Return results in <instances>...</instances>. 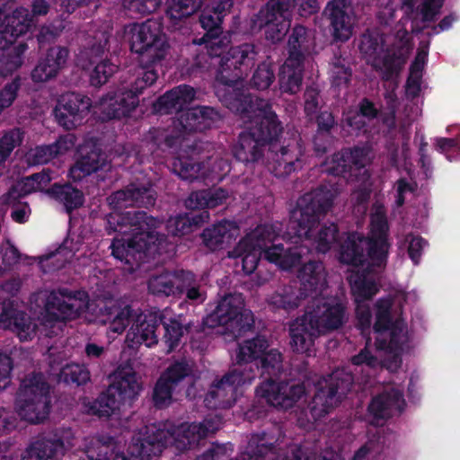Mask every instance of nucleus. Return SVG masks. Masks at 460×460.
Masks as SVG:
<instances>
[{"label":"nucleus","mask_w":460,"mask_h":460,"mask_svg":"<svg viewBox=\"0 0 460 460\" xmlns=\"http://www.w3.org/2000/svg\"><path fill=\"white\" fill-rule=\"evenodd\" d=\"M126 32L129 49L137 55L141 68L128 81L100 98L103 120L119 119L130 115L139 104V95L156 82L158 74L154 66L165 58L169 48L164 24L159 19L129 24Z\"/></svg>","instance_id":"nucleus-1"},{"label":"nucleus","mask_w":460,"mask_h":460,"mask_svg":"<svg viewBox=\"0 0 460 460\" xmlns=\"http://www.w3.org/2000/svg\"><path fill=\"white\" fill-rule=\"evenodd\" d=\"M226 49L224 42L222 54L209 56L219 58L216 80L220 85L217 87L216 94L232 112H247L254 106L253 95L243 87V79L254 66L257 47L253 43H243Z\"/></svg>","instance_id":"nucleus-2"},{"label":"nucleus","mask_w":460,"mask_h":460,"mask_svg":"<svg viewBox=\"0 0 460 460\" xmlns=\"http://www.w3.org/2000/svg\"><path fill=\"white\" fill-rule=\"evenodd\" d=\"M212 420L175 425L170 421L146 427V434L131 452L138 460L160 456L164 448L173 447L178 454L198 447L202 439L217 431Z\"/></svg>","instance_id":"nucleus-3"},{"label":"nucleus","mask_w":460,"mask_h":460,"mask_svg":"<svg viewBox=\"0 0 460 460\" xmlns=\"http://www.w3.org/2000/svg\"><path fill=\"white\" fill-rule=\"evenodd\" d=\"M296 208L290 211L289 221L287 226L288 239H295L292 243L298 245L303 239L314 240L315 249L320 253L328 252L332 245L338 242L340 231L336 224L323 225L314 234V228L318 226L322 216L333 208L334 203H296Z\"/></svg>","instance_id":"nucleus-4"},{"label":"nucleus","mask_w":460,"mask_h":460,"mask_svg":"<svg viewBox=\"0 0 460 460\" xmlns=\"http://www.w3.org/2000/svg\"><path fill=\"white\" fill-rule=\"evenodd\" d=\"M295 6L301 17L315 14L319 9L318 0H269L257 13L249 20V31L257 33L262 29L265 37L272 42L280 41L290 28V17Z\"/></svg>","instance_id":"nucleus-5"},{"label":"nucleus","mask_w":460,"mask_h":460,"mask_svg":"<svg viewBox=\"0 0 460 460\" xmlns=\"http://www.w3.org/2000/svg\"><path fill=\"white\" fill-rule=\"evenodd\" d=\"M279 228L273 225H260L234 249L236 252L243 245L263 253V257L270 262L276 264L279 269L290 270L302 262L303 257L309 252L305 245H295L294 243H276L279 235ZM293 242V239H289Z\"/></svg>","instance_id":"nucleus-6"},{"label":"nucleus","mask_w":460,"mask_h":460,"mask_svg":"<svg viewBox=\"0 0 460 460\" xmlns=\"http://www.w3.org/2000/svg\"><path fill=\"white\" fill-rule=\"evenodd\" d=\"M50 385L41 372H32L21 382L15 397V409L21 419L40 423L50 412Z\"/></svg>","instance_id":"nucleus-7"},{"label":"nucleus","mask_w":460,"mask_h":460,"mask_svg":"<svg viewBox=\"0 0 460 460\" xmlns=\"http://www.w3.org/2000/svg\"><path fill=\"white\" fill-rule=\"evenodd\" d=\"M269 347V341L262 335L243 341L238 344L234 368L245 369L244 371L252 368L265 380L277 377L283 370V356L278 349Z\"/></svg>","instance_id":"nucleus-8"},{"label":"nucleus","mask_w":460,"mask_h":460,"mask_svg":"<svg viewBox=\"0 0 460 460\" xmlns=\"http://www.w3.org/2000/svg\"><path fill=\"white\" fill-rule=\"evenodd\" d=\"M142 386L132 367H119L115 379L91 404L89 411L100 418H108L120 410L121 406H131Z\"/></svg>","instance_id":"nucleus-9"},{"label":"nucleus","mask_w":460,"mask_h":460,"mask_svg":"<svg viewBox=\"0 0 460 460\" xmlns=\"http://www.w3.org/2000/svg\"><path fill=\"white\" fill-rule=\"evenodd\" d=\"M166 245L167 236L164 234L148 228V231L133 233L127 242L114 239L110 248L114 258L133 269L155 259L164 252Z\"/></svg>","instance_id":"nucleus-10"},{"label":"nucleus","mask_w":460,"mask_h":460,"mask_svg":"<svg viewBox=\"0 0 460 460\" xmlns=\"http://www.w3.org/2000/svg\"><path fill=\"white\" fill-rule=\"evenodd\" d=\"M353 376L344 369H336L327 377L317 380L314 395L308 404L314 421H318L337 407L351 391Z\"/></svg>","instance_id":"nucleus-11"},{"label":"nucleus","mask_w":460,"mask_h":460,"mask_svg":"<svg viewBox=\"0 0 460 460\" xmlns=\"http://www.w3.org/2000/svg\"><path fill=\"white\" fill-rule=\"evenodd\" d=\"M299 378L297 382L280 381L279 377H269L264 380L255 390L256 396L264 399L265 402L276 408L290 409L306 393L310 385L312 372L306 361H302L297 367Z\"/></svg>","instance_id":"nucleus-12"},{"label":"nucleus","mask_w":460,"mask_h":460,"mask_svg":"<svg viewBox=\"0 0 460 460\" xmlns=\"http://www.w3.org/2000/svg\"><path fill=\"white\" fill-rule=\"evenodd\" d=\"M105 164L104 154L97 148L81 154L79 159L70 168L68 176L75 185L70 182L54 183L45 192L56 201H84L82 185L78 187L84 178L93 172L102 169Z\"/></svg>","instance_id":"nucleus-13"},{"label":"nucleus","mask_w":460,"mask_h":460,"mask_svg":"<svg viewBox=\"0 0 460 460\" xmlns=\"http://www.w3.org/2000/svg\"><path fill=\"white\" fill-rule=\"evenodd\" d=\"M194 385L193 370L185 360L172 362L158 377L153 389V402L157 409H164L172 402L173 395L189 390Z\"/></svg>","instance_id":"nucleus-14"},{"label":"nucleus","mask_w":460,"mask_h":460,"mask_svg":"<svg viewBox=\"0 0 460 460\" xmlns=\"http://www.w3.org/2000/svg\"><path fill=\"white\" fill-rule=\"evenodd\" d=\"M109 47L110 33L102 31L95 34L91 45L81 53V58L85 61L82 65L83 69L88 72L89 83L93 87H101L108 83L119 70V65L105 56Z\"/></svg>","instance_id":"nucleus-15"},{"label":"nucleus","mask_w":460,"mask_h":460,"mask_svg":"<svg viewBox=\"0 0 460 460\" xmlns=\"http://www.w3.org/2000/svg\"><path fill=\"white\" fill-rule=\"evenodd\" d=\"M232 368L219 380L215 381L207 393L204 402L209 409H229L237 401L239 388L245 384H251L255 378V373L251 368Z\"/></svg>","instance_id":"nucleus-16"},{"label":"nucleus","mask_w":460,"mask_h":460,"mask_svg":"<svg viewBox=\"0 0 460 460\" xmlns=\"http://www.w3.org/2000/svg\"><path fill=\"white\" fill-rule=\"evenodd\" d=\"M253 103L251 111L234 113L240 115L243 120L251 121V126L246 130L265 146L273 145L283 132L282 123L268 102L253 95Z\"/></svg>","instance_id":"nucleus-17"},{"label":"nucleus","mask_w":460,"mask_h":460,"mask_svg":"<svg viewBox=\"0 0 460 460\" xmlns=\"http://www.w3.org/2000/svg\"><path fill=\"white\" fill-rule=\"evenodd\" d=\"M370 148L367 146L344 147L334 153L322 167L328 175L343 178L347 181H354L369 161Z\"/></svg>","instance_id":"nucleus-18"},{"label":"nucleus","mask_w":460,"mask_h":460,"mask_svg":"<svg viewBox=\"0 0 460 460\" xmlns=\"http://www.w3.org/2000/svg\"><path fill=\"white\" fill-rule=\"evenodd\" d=\"M305 310L309 321L324 335L341 328L346 320V305L337 296H313Z\"/></svg>","instance_id":"nucleus-19"},{"label":"nucleus","mask_w":460,"mask_h":460,"mask_svg":"<svg viewBox=\"0 0 460 460\" xmlns=\"http://www.w3.org/2000/svg\"><path fill=\"white\" fill-rule=\"evenodd\" d=\"M85 292L67 288L53 289L45 303L46 319L49 322H66L80 315Z\"/></svg>","instance_id":"nucleus-20"},{"label":"nucleus","mask_w":460,"mask_h":460,"mask_svg":"<svg viewBox=\"0 0 460 460\" xmlns=\"http://www.w3.org/2000/svg\"><path fill=\"white\" fill-rule=\"evenodd\" d=\"M203 142H194L185 154L179 155L172 162V171L182 180L192 181L206 177L212 161V155L204 154Z\"/></svg>","instance_id":"nucleus-21"},{"label":"nucleus","mask_w":460,"mask_h":460,"mask_svg":"<svg viewBox=\"0 0 460 460\" xmlns=\"http://www.w3.org/2000/svg\"><path fill=\"white\" fill-rule=\"evenodd\" d=\"M353 9L350 0H329L323 15L329 22V30L335 42H346L353 34Z\"/></svg>","instance_id":"nucleus-22"},{"label":"nucleus","mask_w":460,"mask_h":460,"mask_svg":"<svg viewBox=\"0 0 460 460\" xmlns=\"http://www.w3.org/2000/svg\"><path fill=\"white\" fill-rule=\"evenodd\" d=\"M91 106V99L86 95L67 93L58 100L54 114L60 126L66 130H71L83 124Z\"/></svg>","instance_id":"nucleus-23"},{"label":"nucleus","mask_w":460,"mask_h":460,"mask_svg":"<svg viewBox=\"0 0 460 460\" xmlns=\"http://www.w3.org/2000/svg\"><path fill=\"white\" fill-rule=\"evenodd\" d=\"M1 21L3 22L0 25V47L16 45L19 38L31 32L36 26V21L31 19L30 10L23 6L16 7L9 14H6L4 7V16Z\"/></svg>","instance_id":"nucleus-24"},{"label":"nucleus","mask_w":460,"mask_h":460,"mask_svg":"<svg viewBox=\"0 0 460 460\" xmlns=\"http://www.w3.org/2000/svg\"><path fill=\"white\" fill-rule=\"evenodd\" d=\"M199 23L204 33L195 37L192 40L195 45H204L208 56H218L224 49L223 20L206 4L199 15Z\"/></svg>","instance_id":"nucleus-25"},{"label":"nucleus","mask_w":460,"mask_h":460,"mask_svg":"<svg viewBox=\"0 0 460 460\" xmlns=\"http://www.w3.org/2000/svg\"><path fill=\"white\" fill-rule=\"evenodd\" d=\"M187 212L171 217L167 229L174 236L188 234L200 227L209 219L208 208H215L221 203H184Z\"/></svg>","instance_id":"nucleus-26"},{"label":"nucleus","mask_w":460,"mask_h":460,"mask_svg":"<svg viewBox=\"0 0 460 460\" xmlns=\"http://www.w3.org/2000/svg\"><path fill=\"white\" fill-rule=\"evenodd\" d=\"M300 141L301 139L296 137L285 140L279 150L273 152L269 169L276 177H287L301 168L303 146Z\"/></svg>","instance_id":"nucleus-27"},{"label":"nucleus","mask_w":460,"mask_h":460,"mask_svg":"<svg viewBox=\"0 0 460 460\" xmlns=\"http://www.w3.org/2000/svg\"><path fill=\"white\" fill-rule=\"evenodd\" d=\"M223 115L218 110L210 106H196L185 108L184 111L175 118L177 125L186 136L192 132H203L212 128L214 124L220 121Z\"/></svg>","instance_id":"nucleus-28"},{"label":"nucleus","mask_w":460,"mask_h":460,"mask_svg":"<svg viewBox=\"0 0 460 460\" xmlns=\"http://www.w3.org/2000/svg\"><path fill=\"white\" fill-rule=\"evenodd\" d=\"M109 204L112 206L111 208L114 211L109 214L108 223L113 226V230L116 232L126 233L127 230L124 228L128 226L130 227L132 234L148 231V228L156 231V228L162 223L160 219L148 216L145 211L119 212L117 208L119 203Z\"/></svg>","instance_id":"nucleus-29"},{"label":"nucleus","mask_w":460,"mask_h":460,"mask_svg":"<svg viewBox=\"0 0 460 460\" xmlns=\"http://www.w3.org/2000/svg\"><path fill=\"white\" fill-rule=\"evenodd\" d=\"M184 139L185 136L177 125L175 118H172L171 122L165 127L150 128L145 136L146 145L152 154L176 151Z\"/></svg>","instance_id":"nucleus-30"},{"label":"nucleus","mask_w":460,"mask_h":460,"mask_svg":"<svg viewBox=\"0 0 460 460\" xmlns=\"http://www.w3.org/2000/svg\"><path fill=\"white\" fill-rule=\"evenodd\" d=\"M69 56V50L66 47L53 46L48 49L42 55L33 70L31 71V79L35 83L48 82L59 74L65 67Z\"/></svg>","instance_id":"nucleus-31"},{"label":"nucleus","mask_w":460,"mask_h":460,"mask_svg":"<svg viewBox=\"0 0 460 460\" xmlns=\"http://www.w3.org/2000/svg\"><path fill=\"white\" fill-rule=\"evenodd\" d=\"M289 345L296 353L310 356L314 341L323 335L305 313L288 323Z\"/></svg>","instance_id":"nucleus-32"},{"label":"nucleus","mask_w":460,"mask_h":460,"mask_svg":"<svg viewBox=\"0 0 460 460\" xmlns=\"http://www.w3.org/2000/svg\"><path fill=\"white\" fill-rule=\"evenodd\" d=\"M163 321L162 313H140L127 333V341L130 346L145 344L151 347L157 344V329Z\"/></svg>","instance_id":"nucleus-33"},{"label":"nucleus","mask_w":460,"mask_h":460,"mask_svg":"<svg viewBox=\"0 0 460 460\" xmlns=\"http://www.w3.org/2000/svg\"><path fill=\"white\" fill-rule=\"evenodd\" d=\"M404 406L403 393L393 387L374 396L367 406V412L373 420L378 423L380 420L391 418L394 411L401 413Z\"/></svg>","instance_id":"nucleus-34"},{"label":"nucleus","mask_w":460,"mask_h":460,"mask_svg":"<svg viewBox=\"0 0 460 460\" xmlns=\"http://www.w3.org/2000/svg\"><path fill=\"white\" fill-rule=\"evenodd\" d=\"M244 306L243 301L239 296L227 294L221 297L214 309L203 317L200 323L202 331L205 328L213 329L217 326H226L233 323V319L238 314V310Z\"/></svg>","instance_id":"nucleus-35"},{"label":"nucleus","mask_w":460,"mask_h":460,"mask_svg":"<svg viewBox=\"0 0 460 460\" xmlns=\"http://www.w3.org/2000/svg\"><path fill=\"white\" fill-rule=\"evenodd\" d=\"M196 92L188 84H181L161 95L154 109L161 114L176 113L178 116L195 99Z\"/></svg>","instance_id":"nucleus-36"},{"label":"nucleus","mask_w":460,"mask_h":460,"mask_svg":"<svg viewBox=\"0 0 460 460\" xmlns=\"http://www.w3.org/2000/svg\"><path fill=\"white\" fill-rule=\"evenodd\" d=\"M297 278L300 281L298 288L307 297L316 296L327 285L324 266L320 261L309 260L304 263L298 270Z\"/></svg>","instance_id":"nucleus-37"},{"label":"nucleus","mask_w":460,"mask_h":460,"mask_svg":"<svg viewBox=\"0 0 460 460\" xmlns=\"http://www.w3.org/2000/svg\"><path fill=\"white\" fill-rule=\"evenodd\" d=\"M265 147L252 134L244 130L239 135L232 152L237 161L245 166H252L263 159Z\"/></svg>","instance_id":"nucleus-38"},{"label":"nucleus","mask_w":460,"mask_h":460,"mask_svg":"<svg viewBox=\"0 0 460 460\" xmlns=\"http://www.w3.org/2000/svg\"><path fill=\"white\" fill-rule=\"evenodd\" d=\"M313 45L314 42L307 28L299 24L294 26L288 36V57L287 59H289V63H305L306 56L311 53Z\"/></svg>","instance_id":"nucleus-39"},{"label":"nucleus","mask_w":460,"mask_h":460,"mask_svg":"<svg viewBox=\"0 0 460 460\" xmlns=\"http://www.w3.org/2000/svg\"><path fill=\"white\" fill-rule=\"evenodd\" d=\"M306 297L305 292L301 290L296 284L283 285L275 290L268 302L276 310L290 312L299 307Z\"/></svg>","instance_id":"nucleus-40"},{"label":"nucleus","mask_w":460,"mask_h":460,"mask_svg":"<svg viewBox=\"0 0 460 460\" xmlns=\"http://www.w3.org/2000/svg\"><path fill=\"white\" fill-rule=\"evenodd\" d=\"M406 63V58L401 51H386L373 64L383 82L397 84L398 78Z\"/></svg>","instance_id":"nucleus-41"},{"label":"nucleus","mask_w":460,"mask_h":460,"mask_svg":"<svg viewBox=\"0 0 460 460\" xmlns=\"http://www.w3.org/2000/svg\"><path fill=\"white\" fill-rule=\"evenodd\" d=\"M0 324L4 328H13L21 334L29 332L31 322L24 311L17 308L14 301L8 299L0 304Z\"/></svg>","instance_id":"nucleus-42"},{"label":"nucleus","mask_w":460,"mask_h":460,"mask_svg":"<svg viewBox=\"0 0 460 460\" xmlns=\"http://www.w3.org/2000/svg\"><path fill=\"white\" fill-rule=\"evenodd\" d=\"M50 181V175L44 171L22 178L12 185L7 192V197L2 201H19L20 199L32 192L41 190Z\"/></svg>","instance_id":"nucleus-43"},{"label":"nucleus","mask_w":460,"mask_h":460,"mask_svg":"<svg viewBox=\"0 0 460 460\" xmlns=\"http://www.w3.org/2000/svg\"><path fill=\"white\" fill-rule=\"evenodd\" d=\"M339 260L347 265H362L366 261L365 238L356 232L348 234L340 246Z\"/></svg>","instance_id":"nucleus-44"},{"label":"nucleus","mask_w":460,"mask_h":460,"mask_svg":"<svg viewBox=\"0 0 460 460\" xmlns=\"http://www.w3.org/2000/svg\"><path fill=\"white\" fill-rule=\"evenodd\" d=\"M64 451L65 445L60 438L38 439L27 448L22 460H54L63 456Z\"/></svg>","instance_id":"nucleus-45"},{"label":"nucleus","mask_w":460,"mask_h":460,"mask_svg":"<svg viewBox=\"0 0 460 460\" xmlns=\"http://www.w3.org/2000/svg\"><path fill=\"white\" fill-rule=\"evenodd\" d=\"M276 442L277 439L265 431L252 434L249 438L245 455L250 460H269L277 451Z\"/></svg>","instance_id":"nucleus-46"},{"label":"nucleus","mask_w":460,"mask_h":460,"mask_svg":"<svg viewBox=\"0 0 460 460\" xmlns=\"http://www.w3.org/2000/svg\"><path fill=\"white\" fill-rule=\"evenodd\" d=\"M155 201L156 191L150 181L146 183L130 182L125 188L114 191L106 201Z\"/></svg>","instance_id":"nucleus-47"},{"label":"nucleus","mask_w":460,"mask_h":460,"mask_svg":"<svg viewBox=\"0 0 460 460\" xmlns=\"http://www.w3.org/2000/svg\"><path fill=\"white\" fill-rule=\"evenodd\" d=\"M28 44L21 40L16 45L0 47V76L6 77L20 68L24 60Z\"/></svg>","instance_id":"nucleus-48"},{"label":"nucleus","mask_w":460,"mask_h":460,"mask_svg":"<svg viewBox=\"0 0 460 460\" xmlns=\"http://www.w3.org/2000/svg\"><path fill=\"white\" fill-rule=\"evenodd\" d=\"M162 317L163 321H160V325H162L164 329L163 341L167 345L170 351L173 350L179 345L184 332H203L200 323L194 325L193 323H188L183 325L175 318L167 319L164 314H162Z\"/></svg>","instance_id":"nucleus-49"},{"label":"nucleus","mask_w":460,"mask_h":460,"mask_svg":"<svg viewBox=\"0 0 460 460\" xmlns=\"http://www.w3.org/2000/svg\"><path fill=\"white\" fill-rule=\"evenodd\" d=\"M304 68L305 63H289V59H286L279 73V84L282 93L295 94L300 90Z\"/></svg>","instance_id":"nucleus-50"},{"label":"nucleus","mask_w":460,"mask_h":460,"mask_svg":"<svg viewBox=\"0 0 460 460\" xmlns=\"http://www.w3.org/2000/svg\"><path fill=\"white\" fill-rule=\"evenodd\" d=\"M445 0H423L416 8V13L420 16V21L413 19L411 22V32L420 34L429 28V23L438 20L444 5Z\"/></svg>","instance_id":"nucleus-51"},{"label":"nucleus","mask_w":460,"mask_h":460,"mask_svg":"<svg viewBox=\"0 0 460 460\" xmlns=\"http://www.w3.org/2000/svg\"><path fill=\"white\" fill-rule=\"evenodd\" d=\"M404 331L405 324L403 321L395 320L386 334L376 336L375 346L376 349L389 352L401 350L406 342Z\"/></svg>","instance_id":"nucleus-52"},{"label":"nucleus","mask_w":460,"mask_h":460,"mask_svg":"<svg viewBox=\"0 0 460 460\" xmlns=\"http://www.w3.org/2000/svg\"><path fill=\"white\" fill-rule=\"evenodd\" d=\"M179 271L175 270L173 273L165 272L152 277L148 281L150 292L157 296H177L181 283V279L178 276Z\"/></svg>","instance_id":"nucleus-53"},{"label":"nucleus","mask_w":460,"mask_h":460,"mask_svg":"<svg viewBox=\"0 0 460 460\" xmlns=\"http://www.w3.org/2000/svg\"><path fill=\"white\" fill-rule=\"evenodd\" d=\"M203 2L204 0H172L166 9L165 16L172 25L176 26L180 22L199 11Z\"/></svg>","instance_id":"nucleus-54"},{"label":"nucleus","mask_w":460,"mask_h":460,"mask_svg":"<svg viewBox=\"0 0 460 460\" xmlns=\"http://www.w3.org/2000/svg\"><path fill=\"white\" fill-rule=\"evenodd\" d=\"M201 238L205 246L216 251L222 249L225 243H229L233 238V234L228 228V224L225 222L214 225L211 228L204 229Z\"/></svg>","instance_id":"nucleus-55"},{"label":"nucleus","mask_w":460,"mask_h":460,"mask_svg":"<svg viewBox=\"0 0 460 460\" xmlns=\"http://www.w3.org/2000/svg\"><path fill=\"white\" fill-rule=\"evenodd\" d=\"M341 191V184L337 180L324 181L317 187L305 193L296 201H334Z\"/></svg>","instance_id":"nucleus-56"},{"label":"nucleus","mask_w":460,"mask_h":460,"mask_svg":"<svg viewBox=\"0 0 460 460\" xmlns=\"http://www.w3.org/2000/svg\"><path fill=\"white\" fill-rule=\"evenodd\" d=\"M349 281L356 300L371 299L378 291L375 280L365 272L351 275Z\"/></svg>","instance_id":"nucleus-57"},{"label":"nucleus","mask_w":460,"mask_h":460,"mask_svg":"<svg viewBox=\"0 0 460 460\" xmlns=\"http://www.w3.org/2000/svg\"><path fill=\"white\" fill-rule=\"evenodd\" d=\"M376 307V321L373 331L376 336L385 335L394 323L391 314L392 302L389 299H378Z\"/></svg>","instance_id":"nucleus-58"},{"label":"nucleus","mask_w":460,"mask_h":460,"mask_svg":"<svg viewBox=\"0 0 460 460\" xmlns=\"http://www.w3.org/2000/svg\"><path fill=\"white\" fill-rule=\"evenodd\" d=\"M263 253L258 250L251 248L250 245H243L236 252L234 250L229 252V257L235 258L236 265H242V270L245 275H251L257 269L261 257Z\"/></svg>","instance_id":"nucleus-59"},{"label":"nucleus","mask_w":460,"mask_h":460,"mask_svg":"<svg viewBox=\"0 0 460 460\" xmlns=\"http://www.w3.org/2000/svg\"><path fill=\"white\" fill-rule=\"evenodd\" d=\"M178 276L181 279L178 295L185 294L187 299L192 302H203L205 300L206 294L200 290L199 285L196 284L194 273L181 270Z\"/></svg>","instance_id":"nucleus-60"},{"label":"nucleus","mask_w":460,"mask_h":460,"mask_svg":"<svg viewBox=\"0 0 460 460\" xmlns=\"http://www.w3.org/2000/svg\"><path fill=\"white\" fill-rule=\"evenodd\" d=\"M111 314L113 317L111 321L110 328L113 332L120 334L128 325H132L135 323L139 314L131 305H126L123 307L114 308Z\"/></svg>","instance_id":"nucleus-61"},{"label":"nucleus","mask_w":460,"mask_h":460,"mask_svg":"<svg viewBox=\"0 0 460 460\" xmlns=\"http://www.w3.org/2000/svg\"><path fill=\"white\" fill-rule=\"evenodd\" d=\"M317 132L314 137V150L317 153H325L327 146L320 143L322 137H329L332 128L334 127L335 120L332 112L322 111L316 117Z\"/></svg>","instance_id":"nucleus-62"},{"label":"nucleus","mask_w":460,"mask_h":460,"mask_svg":"<svg viewBox=\"0 0 460 460\" xmlns=\"http://www.w3.org/2000/svg\"><path fill=\"white\" fill-rule=\"evenodd\" d=\"M390 243L386 238L368 237L367 256L374 266L381 268L385 266L388 258Z\"/></svg>","instance_id":"nucleus-63"},{"label":"nucleus","mask_w":460,"mask_h":460,"mask_svg":"<svg viewBox=\"0 0 460 460\" xmlns=\"http://www.w3.org/2000/svg\"><path fill=\"white\" fill-rule=\"evenodd\" d=\"M275 80V73L273 65L267 62H262L258 65L255 69L251 81L250 85L252 88L264 91L269 89Z\"/></svg>","instance_id":"nucleus-64"}]
</instances>
